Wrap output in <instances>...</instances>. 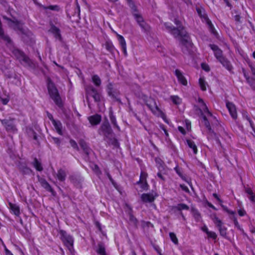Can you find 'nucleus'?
<instances>
[{"mask_svg": "<svg viewBox=\"0 0 255 255\" xmlns=\"http://www.w3.org/2000/svg\"><path fill=\"white\" fill-rule=\"evenodd\" d=\"M166 29L172 34L175 38L179 37L180 44L183 53H188L192 47V43L188 34L185 30L180 29V27L175 28L170 23H164Z\"/></svg>", "mask_w": 255, "mask_h": 255, "instance_id": "1", "label": "nucleus"}, {"mask_svg": "<svg viewBox=\"0 0 255 255\" xmlns=\"http://www.w3.org/2000/svg\"><path fill=\"white\" fill-rule=\"evenodd\" d=\"M99 133L104 135V140L107 141L108 144L114 146L118 145V140L114 137L113 130L108 121L103 123L100 128Z\"/></svg>", "mask_w": 255, "mask_h": 255, "instance_id": "2", "label": "nucleus"}, {"mask_svg": "<svg viewBox=\"0 0 255 255\" xmlns=\"http://www.w3.org/2000/svg\"><path fill=\"white\" fill-rule=\"evenodd\" d=\"M198 102L200 104L201 114L203 117L204 122V125L208 130L209 133H210L211 136L213 135L216 136V133L212 129L207 117L206 115H204V113L206 114L208 117H210L211 118H214L215 119L216 118L213 116L212 114L209 111L207 106L201 98H199L198 99Z\"/></svg>", "mask_w": 255, "mask_h": 255, "instance_id": "3", "label": "nucleus"}, {"mask_svg": "<svg viewBox=\"0 0 255 255\" xmlns=\"http://www.w3.org/2000/svg\"><path fill=\"white\" fill-rule=\"evenodd\" d=\"M47 88L49 96L55 104L59 108L62 107L63 103L61 98L54 84L51 81H49L48 83Z\"/></svg>", "mask_w": 255, "mask_h": 255, "instance_id": "4", "label": "nucleus"}, {"mask_svg": "<svg viewBox=\"0 0 255 255\" xmlns=\"http://www.w3.org/2000/svg\"><path fill=\"white\" fill-rule=\"evenodd\" d=\"M249 65L251 70V76L249 75V73L244 68L242 69V71L247 83L250 85L252 89L255 90V66L251 63H249Z\"/></svg>", "mask_w": 255, "mask_h": 255, "instance_id": "5", "label": "nucleus"}, {"mask_svg": "<svg viewBox=\"0 0 255 255\" xmlns=\"http://www.w3.org/2000/svg\"><path fill=\"white\" fill-rule=\"evenodd\" d=\"M86 92L87 94L86 98L88 102L89 101V96L92 97L96 103L100 102L102 99L101 93L93 86H87L86 88Z\"/></svg>", "mask_w": 255, "mask_h": 255, "instance_id": "6", "label": "nucleus"}, {"mask_svg": "<svg viewBox=\"0 0 255 255\" xmlns=\"http://www.w3.org/2000/svg\"><path fill=\"white\" fill-rule=\"evenodd\" d=\"M12 53L19 61H23L31 68H35L36 67L35 64L20 50L15 49L13 50Z\"/></svg>", "mask_w": 255, "mask_h": 255, "instance_id": "7", "label": "nucleus"}, {"mask_svg": "<svg viewBox=\"0 0 255 255\" xmlns=\"http://www.w3.org/2000/svg\"><path fill=\"white\" fill-rule=\"evenodd\" d=\"M59 233L61 235V239L64 244L69 249V250L72 249L74 241L72 236L67 234V233L63 230H61Z\"/></svg>", "mask_w": 255, "mask_h": 255, "instance_id": "8", "label": "nucleus"}, {"mask_svg": "<svg viewBox=\"0 0 255 255\" xmlns=\"http://www.w3.org/2000/svg\"><path fill=\"white\" fill-rule=\"evenodd\" d=\"M14 120V119L9 118L8 119L1 120L0 122L7 131L15 132L17 131V128L13 123Z\"/></svg>", "mask_w": 255, "mask_h": 255, "instance_id": "9", "label": "nucleus"}, {"mask_svg": "<svg viewBox=\"0 0 255 255\" xmlns=\"http://www.w3.org/2000/svg\"><path fill=\"white\" fill-rule=\"evenodd\" d=\"M146 105L154 114H160L163 118L165 117L164 113L158 107L155 101L153 99H149L146 102Z\"/></svg>", "mask_w": 255, "mask_h": 255, "instance_id": "10", "label": "nucleus"}, {"mask_svg": "<svg viewBox=\"0 0 255 255\" xmlns=\"http://www.w3.org/2000/svg\"><path fill=\"white\" fill-rule=\"evenodd\" d=\"M212 220L218 228L220 235L223 237H226L227 236V228L223 225L222 221L215 215H214Z\"/></svg>", "mask_w": 255, "mask_h": 255, "instance_id": "11", "label": "nucleus"}, {"mask_svg": "<svg viewBox=\"0 0 255 255\" xmlns=\"http://www.w3.org/2000/svg\"><path fill=\"white\" fill-rule=\"evenodd\" d=\"M157 196V194L154 192L150 193H143L141 196V199L144 203H151L154 201Z\"/></svg>", "mask_w": 255, "mask_h": 255, "instance_id": "12", "label": "nucleus"}, {"mask_svg": "<svg viewBox=\"0 0 255 255\" xmlns=\"http://www.w3.org/2000/svg\"><path fill=\"white\" fill-rule=\"evenodd\" d=\"M38 181L40 183V185L47 191L51 193L53 195H54L55 194V192L52 189L50 185L48 183V182L44 179L42 177H40L39 176H37Z\"/></svg>", "mask_w": 255, "mask_h": 255, "instance_id": "13", "label": "nucleus"}, {"mask_svg": "<svg viewBox=\"0 0 255 255\" xmlns=\"http://www.w3.org/2000/svg\"><path fill=\"white\" fill-rule=\"evenodd\" d=\"M50 28L49 29V31L52 33L56 39L61 40L62 36L60 33V29L55 25L52 22H50Z\"/></svg>", "mask_w": 255, "mask_h": 255, "instance_id": "14", "label": "nucleus"}, {"mask_svg": "<svg viewBox=\"0 0 255 255\" xmlns=\"http://www.w3.org/2000/svg\"><path fill=\"white\" fill-rule=\"evenodd\" d=\"M221 206L224 211L227 212L229 215H232L230 218L232 220H233L235 226L238 229H240L239 223L238 222L237 218L235 216V212L229 210L226 206L223 205L222 204H221Z\"/></svg>", "mask_w": 255, "mask_h": 255, "instance_id": "15", "label": "nucleus"}, {"mask_svg": "<svg viewBox=\"0 0 255 255\" xmlns=\"http://www.w3.org/2000/svg\"><path fill=\"white\" fill-rule=\"evenodd\" d=\"M226 107L228 109V111L232 118L234 120L237 119L238 117V115L235 105L232 103L227 102L226 103Z\"/></svg>", "mask_w": 255, "mask_h": 255, "instance_id": "16", "label": "nucleus"}, {"mask_svg": "<svg viewBox=\"0 0 255 255\" xmlns=\"http://www.w3.org/2000/svg\"><path fill=\"white\" fill-rule=\"evenodd\" d=\"M209 46L214 51V55L218 60H219L224 57L223 56V51L219 48L217 45L210 44Z\"/></svg>", "mask_w": 255, "mask_h": 255, "instance_id": "17", "label": "nucleus"}, {"mask_svg": "<svg viewBox=\"0 0 255 255\" xmlns=\"http://www.w3.org/2000/svg\"><path fill=\"white\" fill-rule=\"evenodd\" d=\"M10 23H9L10 26L11 27L15 30H18L21 33H24V29L23 28V23L17 20H11L8 19Z\"/></svg>", "mask_w": 255, "mask_h": 255, "instance_id": "18", "label": "nucleus"}, {"mask_svg": "<svg viewBox=\"0 0 255 255\" xmlns=\"http://www.w3.org/2000/svg\"><path fill=\"white\" fill-rule=\"evenodd\" d=\"M134 18H135L139 26L144 30H148L149 26L148 24L144 21L142 17L138 14H134Z\"/></svg>", "mask_w": 255, "mask_h": 255, "instance_id": "19", "label": "nucleus"}, {"mask_svg": "<svg viewBox=\"0 0 255 255\" xmlns=\"http://www.w3.org/2000/svg\"><path fill=\"white\" fill-rule=\"evenodd\" d=\"M101 120L102 117L99 114H95L88 117V120L92 126H96L99 124Z\"/></svg>", "mask_w": 255, "mask_h": 255, "instance_id": "20", "label": "nucleus"}, {"mask_svg": "<svg viewBox=\"0 0 255 255\" xmlns=\"http://www.w3.org/2000/svg\"><path fill=\"white\" fill-rule=\"evenodd\" d=\"M175 74L177 77L178 80L180 83H181L184 86H186L187 85V80L183 75L182 73L179 70H175Z\"/></svg>", "mask_w": 255, "mask_h": 255, "instance_id": "21", "label": "nucleus"}, {"mask_svg": "<svg viewBox=\"0 0 255 255\" xmlns=\"http://www.w3.org/2000/svg\"><path fill=\"white\" fill-rule=\"evenodd\" d=\"M18 168L19 171L23 175L30 174L32 172V170L24 163H20Z\"/></svg>", "mask_w": 255, "mask_h": 255, "instance_id": "22", "label": "nucleus"}, {"mask_svg": "<svg viewBox=\"0 0 255 255\" xmlns=\"http://www.w3.org/2000/svg\"><path fill=\"white\" fill-rule=\"evenodd\" d=\"M204 19L206 21V24L208 25L209 31L215 36H217L218 33L215 30L211 21L208 18L207 15H204Z\"/></svg>", "mask_w": 255, "mask_h": 255, "instance_id": "23", "label": "nucleus"}, {"mask_svg": "<svg viewBox=\"0 0 255 255\" xmlns=\"http://www.w3.org/2000/svg\"><path fill=\"white\" fill-rule=\"evenodd\" d=\"M222 65L228 70L231 71L233 69V66L231 62L225 57H223L218 60Z\"/></svg>", "mask_w": 255, "mask_h": 255, "instance_id": "24", "label": "nucleus"}, {"mask_svg": "<svg viewBox=\"0 0 255 255\" xmlns=\"http://www.w3.org/2000/svg\"><path fill=\"white\" fill-rule=\"evenodd\" d=\"M118 37V40L120 42V44L121 46L122 50L125 55H127V48H126V42L124 38V37L121 35H117Z\"/></svg>", "mask_w": 255, "mask_h": 255, "instance_id": "25", "label": "nucleus"}, {"mask_svg": "<svg viewBox=\"0 0 255 255\" xmlns=\"http://www.w3.org/2000/svg\"><path fill=\"white\" fill-rule=\"evenodd\" d=\"M10 209L12 212L16 216H19L20 215L19 207L15 204H12L10 202L8 203Z\"/></svg>", "mask_w": 255, "mask_h": 255, "instance_id": "26", "label": "nucleus"}, {"mask_svg": "<svg viewBox=\"0 0 255 255\" xmlns=\"http://www.w3.org/2000/svg\"><path fill=\"white\" fill-rule=\"evenodd\" d=\"M107 92L110 96L113 98H116L118 95V92L113 88L111 83H109L107 86Z\"/></svg>", "mask_w": 255, "mask_h": 255, "instance_id": "27", "label": "nucleus"}, {"mask_svg": "<svg viewBox=\"0 0 255 255\" xmlns=\"http://www.w3.org/2000/svg\"><path fill=\"white\" fill-rule=\"evenodd\" d=\"M67 176V174L66 171L62 169H59L57 171V173L56 174V176L58 178V179L61 182H63L65 180L66 177Z\"/></svg>", "mask_w": 255, "mask_h": 255, "instance_id": "28", "label": "nucleus"}, {"mask_svg": "<svg viewBox=\"0 0 255 255\" xmlns=\"http://www.w3.org/2000/svg\"><path fill=\"white\" fill-rule=\"evenodd\" d=\"M52 124L55 128L57 133L60 135L63 134L62 130V125L60 121H53Z\"/></svg>", "mask_w": 255, "mask_h": 255, "instance_id": "29", "label": "nucleus"}, {"mask_svg": "<svg viewBox=\"0 0 255 255\" xmlns=\"http://www.w3.org/2000/svg\"><path fill=\"white\" fill-rule=\"evenodd\" d=\"M79 144L81 147L83 149L84 152L87 155L89 154L90 148L86 142L83 140H80L79 141Z\"/></svg>", "mask_w": 255, "mask_h": 255, "instance_id": "30", "label": "nucleus"}, {"mask_svg": "<svg viewBox=\"0 0 255 255\" xmlns=\"http://www.w3.org/2000/svg\"><path fill=\"white\" fill-rule=\"evenodd\" d=\"M32 165L37 171H41L43 170V167L41 163L38 161L36 158H34V161L32 162Z\"/></svg>", "mask_w": 255, "mask_h": 255, "instance_id": "31", "label": "nucleus"}, {"mask_svg": "<svg viewBox=\"0 0 255 255\" xmlns=\"http://www.w3.org/2000/svg\"><path fill=\"white\" fill-rule=\"evenodd\" d=\"M188 146L193 149V152L194 154H196L197 153V147L195 144L194 142L190 139H187L186 140Z\"/></svg>", "mask_w": 255, "mask_h": 255, "instance_id": "32", "label": "nucleus"}, {"mask_svg": "<svg viewBox=\"0 0 255 255\" xmlns=\"http://www.w3.org/2000/svg\"><path fill=\"white\" fill-rule=\"evenodd\" d=\"M110 119L112 124L114 126V128H116L118 131H120V128L117 124L115 116H114L112 114H111L110 115Z\"/></svg>", "mask_w": 255, "mask_h": 255, "instance_id": "33", "label": "nucleus"}, {"mask_svg": "<svg viewBox=\"0 0 255 255\" xmlns=\"http://www.w3.org/2000/svg\"><path fill=\"white\" fill-rule=\"evenodd\" d=\"M92 82L97 87H99L101 84V80L97 75H94L92 77Z\"/></svg>", "mask_w": 255, "mask_h": 255, "instance_id": "34", "label": "nucleus"}, {"mask_svg": "<svg viewBox=\"0 0 255 255\" xmlns=\"http://www.w3.org/2000/svg\"><path fill=\"white\" fill-rule=\"evenodd\" d=\"M162 162L161 161H160V162H159V163L160 164L158 167L159 172L157 173V175L161 180H162L163 181H165V178H164V177L163 176V175H162V174L161 173V169H163V168H164Z\"/></svg>", "mask_w": 255, "mask_h": 255, "instance_id": "35", "label": "nucleus"}, {"mask_svg": "<svg viewBox=\"0 0 255 255\" xmlns=\"http://www.w3.org/2000/svg\"><path fill=\"white\" fill-rule=\"evenodd\" d=\"M192 212L194 218L197 222H199L201 220V217L199 212L195 209H192Z\"/></svg>", "mask_w": 255, "mask_h": 255, "instance_id": "36", "label": "nucleus"}, {"mask_svg": "<svg viewBox=\"0 0 255 255\" xmlns=\"http://www.w3.org/2000/svg\"><path fill=\"white\" fill-rule=\"evenodd\" d=\"M175 208L178 211H181L183 210H188L189 209V206L183 203L178 204L175 207Z\"/></svg>", "mask_w": 255, "mask_h": 255, "instance_id": "37", "label": "nucleus"}, {"mask_svg": "<svg viewBox=\"0 0 255 255\" xmlns=\"http://www.w3.org/2000/svg\"><path fill=\"white\" fill-rule=\"evenodd\" d=\"M199 83L200 86V88L202 91L206 90V82H205L204 79L203 78H200L199 80Z\"/></svg>", "mask_w": 255, "mask_h": 255, "instance_id": "38", "label": "nucleus"}, {"mask_svg": "<svg viewBox=\"0 0 255 255\" xmlns=\"http://www.w3.org/2000/svg\"><path fill=\"white\" fill-rule=\"evenodd\" d=\"M97 252L100 255H106V252L104 246L102 244H99L98 249Z\"/></svg>", "mask_w": 255, "mask_h": 255, "instance_id": "39", "label": "nucleus"}, {"mask_svg": "<svg viewBox=\"0 0 255 255\" xmlns=\"http://www.w3.org/2000/svg\"><path fill=\"white\" fill-rule=\"evenodd\" d=\"M147 177V173L143 171H141L140 175V179L137 183L139 184V182H142L144 181H146V178Z\"/></svg>", "mask_w": 255, "mask_h": 255, "instance_id": "40", "label": "nucleus"}, {"mask_svg": "<svg viewBox=\"0 0 255 255\" xmlns=\"http://www.w3.org/2000/svg\"><path fill=\"white\" fill-rule=\"evenodd\" d=\"M45 9H50L51 10H54L56 11H58L60 10V7L58 5H49L48 6L44 7Z\"/></svg>", "mask_w": 255, "mask_h": 255, "instance_id": "41", "label": "nucleus"}, {"mask_svg": "<svg viewBox=\"0 0 255 255\" xmlns=\"http://www.w3.org/2000/svg\"><path fill=\"white\" fill-rule=\"evenodd\" d=\"M171 99L172 102L176 105L180 104L181 102V99L177 96H171Z\"/></svg>", "mask_w": 255, "mask_h": 255, "instance_id": "42", "label": "nucleus"}, {"mask_svg": "<svg viewBox=\"0 0 255 255\" xmlns=\"http://www.w3.org/2000/svg\"><path fill=\"white\" fill-rule=\"evenodd\" d=\"M169 236L171 240L173 242V243L175 245H178V240L176 237V235L174 233L171 232L169 233Z\"/></svg>", "mask_w": 255, "mask_h": 255, "instance_id": "43", "label": "nucleus"}, {"mask_svg": "<svg viewBox=\"0 0 255 255\" xmlns=\"http://www.w3.org/2000/svg\"><path fill=\"white\" fill-rule=\"evenodd\" d=\"M129 221L131 224H132L134 226H136L137 224V220L136 218L131 214H129Z\"/></svg>", "mask_w": 255, "mask_h": 255, "instance_id": "44", "label": "nucleus"}, {"mask_svg": "<svg viewBox=\"0 0 255 255\" xmlns=\"http://www.w3.org/2000/svg\"><path fill=\"white\" fill-rule=\"evenodd\" d=\"M70 143L71 146L75 150L78 151L79 150V148L78 146L77 142L73 139H71L70 140Z\"/></svg>", "mask_w": 255, "mask_h": 255, "instance_id": "45", "label": "nucleus"}, {"mask_svg": "<svg viewBox=\"0 0 255 255\" xmlns=\"http://www.w3.org/2000/svg\"><path fill=\"white\" fill-rule=\"evenodd\" d=\"M197 11L199 15L202 18L204 19V15H207L206 13L204 12V10L202 8H200L199 7H198L196 8Z\"/></svg>", "mask_w": 255, "mask_h": 255, "instance_id": "46", "label": "nucleus"}, {"mask_svg": "<svg viewBox=\"0 0 255 255\" xmlns=\"http://www.w3.org/2000/svg\"><path fill=\"white\" fill-rule=\"evenodd\" d=\"M207 235L209 238H212L213 239H216L217 237L216 233L212 231L208 232Z\"/></svg>", "mask_w": 255, "mask_h": 255, "instance_id": "47", "label": "nucleus"}, {"mask_svg": "<svg viewBox=\"0 0 255 255\" xmlns=\"http://www.w3.org/2000/svg\"><path fill=\"white\" fill-rule=\"evenodd\" d=\"M106 48L109 51H112L114 49V46L112 43L110 42H107L106 43Z\"/></svg>", "mask_w": 255, "mask_h": 255, "instance_id": "48", "label": "nucleus"}, {"mask_svg": "<svg viewBox=\"0 0 255 255\" xmlns=\"http://www.w3.org/2000/svg\"><path fill=\"white\" fill-rule=\"evenodd\" d=\"M174 170L175 171H176V172L177 173V174L180 177H181L182 178H183V175L182 174V171L181 170H180V169L178 167V166H176L175 168H174Z\"/></svg>", "mask_w": 255, "mask_h": 255, "instance_id": "49", "label": "nucleus"}, {"mask_svg": "<svg viewBox=\"0 0 255 255\" xmlns=\"http://www.w3.org/2000/svg\"><path fill=\"white\" fill-rule=\"evenodd\" d=\"M235 12L236 13V15H235L234 16L235 20L237 22H238V23H241L240 14L238 12H237V11H236Z\"/></svg>", "mask_w": 255, "mask_h": 255, "instance_id": "50", "label": "nucleus"}, {"mask_svg": "<svg viewBox=\"0 0 255 255\" xmlns=\"http://www.w3.org/2000/svg\"><path fill=\"white\" fill-rule=\"evenodd\" d=\"M174 23L177 25V27L176 28H178L180 26V29H182V30H184V27L181 26V22L179 20H178L177 19H175V20H174Z\"/></svg>", "mask_w": 255, "mask_h": 255, "instance_id": "51", "label": "nucleus"}, {"mask_svg": "<svg viewBox=\"0 0 255 255\" xmlns=\"http://www.w3.org/2000/svg\"><path fill=\"white\" fill-rule=\"evenodd\" d=\"M128 5L133 9H135V5L132 0H126Z\"/></svg>", "mask_w": 255, "mask_h": 255, "instance_id": "52", "label": "nucleus"}, {"mask_svg": "<svg viewBox=\"0 0 255 255\" xmlns=\"http://www.w3.org/2000/svg\"><path fill=\"white\" fill-rule=\"evenodd\" d=\"M180 187L185 192L189 193V190L188 188L186 185H183V184H180Z\"/></svg>", "mask_w": 255, "mask_h": 255, "instance_id": "53", "label": "nucleus"}, {"mask_svg": "<svg viewBox=\"0 0 255 255\" xmlns=\"http://www.w3.org/2000/svg\"><path fill=\"white\" fill-rule=\"evenodd\" d=\"M242 115H243V118H244V119H245L246 120H247V121H248V120H250V119H251V118L249 117V115H248V113H247V112H246V111H243V112H242Z\"/></svg>", "mask_w": 255, "mask_h": 255, "instance_id": "54", "label": "nucleus"}, {"mask_svg": "<svg viewBox=\"0 0 255 255\" xmlns=\"http://www.w3.org/2000/svg\"><path fill=\"white\" fill-rule=\"evenodd\" d=\"M238 214L240 216H244L246 214V212L244 209H240L238 211Z\"/></svg>", "mask_w": 255, "mask_h": 255, "instance_id": "55", "label": "nucleus"}, {"mask_svg": "<svg viewBox=\"0 0 255 255\" xmlns=\"http://www.w3.org/2000/svg\"><path fill=\"white\" fill-rule=\"evenodd\" d=\"M139 183L142 184V188L143 189H147L148 184H147V183L146 181H143L142 182H139Z\"/></svg>", "mask_w": 255, "mask_h": 255, "instance_id": "56", "label": "nucleus"}, {"mask_svg": "<svg viewBox=\"0 0 255 255\" xmlns=\"http://www.w3.org/2000/svg\"><path fill=\"white\" fill-rule=\"evenodd\" d=\"M53 140L54 142L56 143L57 144H60L61 141L59 138L57 137H53Z\"/></svg>", "mask_w": 255, "mask_h": 255, "instance_id": "57", "label": "nucleus"}, {"mask_svg": "<svg viewBox=\"0 0 255 255\" xmlns=\"http://www.w3.org/2000/svg\"><path fill=\"white\" fill-rule=\"evenodd\" d=\"M202 67L206 71H209L210 70V68H209V66L206 65V64H202Z\"/></svg>", "mask_w": 255, "mask_h": 255, "instance_id": "58", "label": "nucleus"}, {"mask_svg": "<svg viewBox=\"0 0 255 255\" xmlns=\"http://www.w3.org/2000/svg\"><path fill=\"white\" fill-rule=\"evenodd\" d=\"M246 192L249 195L254 194L253 191L251 188H247L246 189Z\"/></svg>", "mask_w": 255, "mask_h": 255, "instance_id": "59", "label": "nucleus"}, {"mask_svg": "<svg viewBox=\"0 0 255 255\" xmlns=\"http://www.w3.org/2000/svg\"><path fill=\"white\" fill-rule=\"evenodd\" d=\"M178 128L179 131L180 132H181L182 134H185V133H186L185 130L183 127H179Z\"/></svg>", "mask_w": 255, "mask_h": 255, "instance_id": "60", "label": "nucleus"}, {"mask_svg": "<svg viewBox=\"0 0 255 255\" xmlns=\"http://www.w3.org/2000/svg\"><path fill=\"white\" fill-rule=\"evenodd\" d=\"M5 255H13L10 251H9L5 247L4 248Z\"/></svg>", "mask_w": 255, "mask_h": 255, "instance_id": "61", "label": "nucleus"}, {"mask_svg": "<svg viewBox=\"0 0 255 255\" xmlns=\"http://www.w3.org/2000/svg\"><path fill=\"white\" fill-rule=\"evenodd\" d=\"M249 198L252 202H254L255 201V195L254 194L250 195Z\"/></svg>", "mask_w": 255, "mask_h": 255, "instance_id": "62", "label": "nucleus"}, {"mask_svg": "<svg viewBox=\"0 0 255 255\" xmlns=\"http://www.w3.org/2000/svg\"><path fill=\"white\" fill-rule=\"evenodd\" d=\"M213 196L220 203L222 202V201L220 199L218 195L216 193H214Z\"/></svg>", "mask_w": 255, "mask_h": 255, "instance_id": "63", "label": "nucleus"}, {"mask_svg": "<svg viewBox=\"0 0 255 255\" xmlns=\"http://www.w3.org/2000/svg\"><path fill=\"white\" fill-rule=\"evenodd\" d=\"M95 172L97 173V174H100L101 173V172L99 170V167L98 166V165H95V169H94Z\"/></svg>", "mask_w": 255, "mask_h": 255, "instance_id": "64", "label": "nucleus"}]
</instances>
